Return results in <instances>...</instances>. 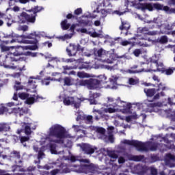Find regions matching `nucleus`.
Segmentation results:
<instances>
[{
  "mask_svg": "<svg viewBox=\"0 0 175 175\" xmlns=\"http://www.w3.org/2000/svg\"><path fill=\"white\" fill-rule=\"evenodd\" d=\"M159 17L154 18L153 20L144 21L145 24H159Z\"/></svg>",
  "mask_w": 175,
  "mask_h": 175,
  "instance_id": "nucleus-54",
  "label": "nucleus"
},
{
  "mask_svg": "<svg viewBox=\"0 0 175 175\" xmlns=\"http://www.w3.org/2000/svg\"><path fill=\"white\" fill-rule=\"evenodd\" d=\"M84 121H85L87 124H92V122H94V116L91 115H85Z\"/></svg>",
  "mask_w": 175,
  "mask_h": 175,
  "instance_id": "nucleus-55",
  "label": "nucleus"
},
{
  "mask_svg": "<svg viewBox=\"0 0 175 175\" xmlns=\"http://www.w3.org/2000/svg\"><path fill=\"white\" fill-rule=\"evenodd\" d=\"M109 106H112V109H115V112L118 110V109H122L124 111H129L132 105L131 104H127L126 103L122 101L120 98L117 99L113 104H110Z\"/></svg>",
  "mask_w": 175,
  "mask_h": 175,
  "instance_id": "nucleus-7",
  "label": "nucleus"
},
{
  "mask_svg": "<svg viewBox=\"0 0 175 175\" xmlns=\"http://www.w3.org/2000/svg\"><path fill=\"white\" fill-rule=\"evenodd\" d=\"M165 161L166 163H167V162H170V161L175 162V156L174 154L168 153L165 155Z\"/></svg>",
  "mask_w": 175,
  "mask_h": 175,
  "instance_id": "nucleus-50",
  "label": "nucleus"
},
{
  "mask_svg": "<svg viewBox=\"0 0 175 175\" xmlns=\"http://www.w3.org/2000/svg\"><path fill=\"white\" fill-rule=\"evenodd\" d=\"M135 43H136V38L133 37V38L129 39V40L122 41L120 42V44L122 46H128L130 44L131 46H135Z\"/></svg>",
  "mask_w": 175,
  "mask_h": 175,
  "instance_id": "nucleus-26",
  "label": "nucleus"
},
{
  "mask_svg": "<svg viewBox=\"0 0 175 175\" xmlns=\"http://www.w3.org/2000/svg\"><path fill=\"white\" fill-rule=\"evenodd\" d=\"M18 31H22L23 32H27L28 29H29V27L27 25H19L17 28Z\"/></svg>",
  "mask_w": 175,
  "mask_h": 175,
  "instance_id": "nucleus-59",
  "label": "nucleus"
},
{
  "mask_svg": "<svg viewBox=\"0 0 175 175\" xmlns=\"http://www.w3.org/2000/svg\"><path fill=\"white\" fill-rule=\"evenodd\" d=\"M161 96H165V92H161L160 93L156 94L152 100H148V102H154V100H158Z\"/></svg>",
  "mask_w": 175,
  "mask_h": 175,
  "instance_id": "nucleus-49",
  "label": "nucleus"
},
{
  "mask_svg": "<svg viewBox=\"0 0 175 175\" xmlns=\"http://www.w3.org/2000/svg\"><path fill=\"white\" fill-rule=\"evenodd\" d=\"M99 79H90L88 83V90H98V88H102V86H100V85L102 84V83H104V81H106L107 77H106V76L105 75H100Z\"/></svg>",
  "mask_w": 175,
  "mask_h": 175,
  "instance_id": "nucleus-5",
  "label": "nucleus"
},
{
  "mask_svg": "<svg viewBox=\"0 0 175 175\" xmlns=\"http://www.w3.org/2000/svg\"><path fill=\"white\" fill-rule=\"evenodd\" d=\"M72 129L74 130V132H81L82 133H83V135H85V131L83 130L84 127L83 125H76V124H73L72 126Z\"/></svg>",
  "mask_w": 175,
  "mask_h": 175,
  "instance_id": "nucleus-33",
  "label": "nucleus"
},
{
  "mask_svg": "<svg viewBox=\"0 0 175 175\" xmlns=\"http://www.w3.org/2000/svg\"><path fill=\"white\" fill-rule=\"evenodd\" d=\"M71 171L75 173H83L84 174H88L92 172V166L87 164H73L70 166Z\"/></svg>",
  "mask_w": 175,
  "mask_h": 175,
  "instance_id": "nucleus-4",
  "label": "nucleus"
},
{
  "mask_svg": "<svg viewBox=\"0 0 175 175\" xmlns=\"http://www.w3.org/2000/svg\"><path fill=\"white\" fill-rule=\"evenodd\" d=\"M77 76L79 77V79H88V77H91L90 74L84 72L83 71L78 72Z\"/></svg>",
  "mask_w": 175,
  "mask_h": 175,
  "instance_id": "nucleus-43",
  "label": "nucleus"
},
{
  "mask_svg": "<svg viewBox=\"0 0 175 175\" xmlns=\"http://www.w3.org/2000/svg\"><path fill=\"white\" fill-rule=\"evenodd\" d=\"M163 106L162 103L157 102V103H150L147 104V107L149 109H154V107H161Z\"/></svg>",
  "mask_w": 175,
  "mask_h": 175,
  "instance_id": "nucleus-41",
  "label": "nucleus"
},
{
  "mask_svg": "<svg viewBox=\"0 0 175 175\" xmlns=\"http://www.w3.org/2000/svg\"><path fill=\"white\" fill-rule=\"evenodd\" d=\"M33 150L36 152H38V159L39 160L42 159L43 157H44V153H43L41 150H39V147H38V146L36 145H34Z\"/></svg>",
  "mask_w": 175,
  "mask_h": 175,
  "instance_id": "nucleus-37",
  "label": "nucleus"
},
{
  "mask_svg": "<svg viewBox=\"0 0 175 175\" xmlns=\"http://www.w3.org/2000/svg\"><path fill=\"white\" fill-rule=\"evenodd\" d=\"M134 172L136 174L144 175L148 172V167L147 165H137L133 167Z\"/></svg>",
  "mask_w": 175,
  "mask_h": 175,
  "instance_id": "nucleus-15",
  "label": "nucleus"
},
{
  "mask_svg": "<svg viewBox=\"0 0 175 175\" xmlns=\"http://www.w3.org/2000/svg\"><path fill=\"white\" fill-rule=\"evenodd\" d=\"M3 20H10V18H9V17H8V15L0 12V27H2V25H3Z\"/></svg>",
  "mask_w": 175,
  "mask_h": 175,
  "instance_id": "nucleus-46",
  "label": "nucleus"
},
{
  "mask_svg": "<svg viewBox=\"0 0 175 175\" xmlns=\"http://www.w3.org/2000/svg\"><path fill=\"white\" fill-rule=\"evenodd\" d=\"M40 34L36 33V31H33L27 36L21 35V38H23V39H36V38H39Z\"/></svg>",
  "mask_w": 175,
  "mask_h": 175,
  "instance_id": "nucleus-32",
  "label": "nucleus"
},
{
  "mask_svg": "<svg viewBox=\"0 0 175 175\" xmlns=\"http://www.w3.org/2000/svg\"><path fill=\"white\" fill-rule=\"evenodd\" d=\"M133 54L135 57H139L141 54H142V49H136L133 51Z\"/></svg>",
  "mask_w": 175,
  "mask_h": 175,
  "instance_id": "nucleus-64",
  "label": "nucleus"
},
{
  "mask_svg": "<svg viewBox=\"0 0 175 175\" xmlns=\"http://www.w3.org/2000/svg\"><path fill=\"white\" fill-rule=\"evenodd\" d=\"M49 148L52 154H57V150H55V148H57L56 144H50Z\"/></svg>",
  "mask_w": 175,
  "mask_h": 175,
  "instance_id": "nucleus-63",
  "label": "nucleus"
},
{
  "mask_svg": "<svg viewBox=\"0 0 175 175\" xmlns=\"http://www.w3.org/2000/svg\"><path fill=\"white\" fill-rule=\"evenodd\" d=\"M63 73L64 75H68V72L66 70H72L73 69H77V66H63Z\"/></svg>",
  "mask_w": 175,
  "mask_h": 175,
  "instance_id": "nucleus-52",
  "label": "nucleus"
},
{
  "mask_svg": "<svg viewBox=\"0 0 175 175\" xmlns=\"http://www.w3.org/2000/svg\"><path fill=\"white\" fill-rule=\"evenodd\" d=\"M61 27L64 31H66V29H69L70 24L68 23V20L65 19L64 21H62Z\"/></svg>",
  "mask_w": 175,
  "mask_h": 175,
  "instance_id": "nucleus-48",
  "label": "nucleus"
},
{
  "mask_svg": "<svg viewBox=\"0 0 175 175\" xmlns=\"http://www.w3.org/2000/svg\"><path fill=\"white\" fill-rule=\"evenodd\" d=\"M130 28H131V24H129L128 21H122V25L119 27V29H120V31H124V29L125 31H129Z\"/></svg>",
  "mask_w": 175,
  "mask_h": 175,
  "instance_id": "nucleus-34",
  "label": "nucleus"
},
{
  "mask_svg": "<svg viewBox=\"0 0 175 175\" xmlns=\"http://www.w3.org/2000/svg\"><path fill=\"white\" fill-rule=\"evenodd\" d=\"M130 159L134 162H142L144 159V157L143 155L131 156Z\"/></svg>",
  "mask_w": 175,
  "mask_h": 175,
  "instance_id": "nucleus-44",
  "label": "nucleus"
},
{
  "mask_svg": "<svg viewBox=\"0 0 175 175\" xmlns=\"http://www.w3.org/2000/svg\"><path fill=\"white\" fill-rule=\"evenodd\" d=\"M85 100V98L83 97L77 98V97H73V100L71 103V105H73L75 109H79L80 106H81V102H84Z\"/></svg>",
  "mask_w": 175,
  "mask_h": 175,
  "instance_id": "nucleus-19",
  "label": "nucleus"
},
{
  "mask_svg": "<svg viewBox=\"0 0 175 175\" xmlns=\"http://www.w3.org/2000/svg\"><path fill=\"white\" fill-rule=\"evenodd\" d=\"M148 170H150L151 175H158V170L155 167H148Z\"/></svg>",
  "mask_w": 175,
  "mask_h": 175,
  "instance_id": "nucleus-61",
  "label": "nucleus"
},
{
  "mask_svg": "<svg viewBox=\"0 0 175 175\" xmlns=\"http://www.w3.org/2000/svg\"><path fill=\"white\" fill-rule=\"evenodd\" d=\"M96 132L97 133V136L98 139H102L103 140H105L106 139V130L102 127H98L96 129Z\"/></svg>",
  "mask_w": 175,
  "mask_h": 175,
  "instance_id": "nucleus-21",
  "label": "nucleus"
},
{
  "mask_svg": "<svg viewBox=\"0 0 175 175\" xmlns=\"http://www.w3.org/2000/svg\"><path fill=\"white\" fill-rule=\"evenodd\" d=\"M137 68H138V66L134 65L127 70V72L130 73V75H136L137 73H142V72H151V70H146L144 68H142V70H137Z\"/></svg>",
  "mask_w": 175,
  "mask_h": 175,
  "instance_id": "nucleus-18",
  "label": "nucleus"
},
{
  "mask_svg": "<svg viewBox=\"0 0 175 175\" xmlns=\"http://www.w3.org/2000/svg\"><path fill=\"white\" fill-rule=\"evenodd\" d=\"M27 85H28L29 88H30L31 90H36V87H38V85H36V82L35 81H33V79H31V77H29Z\"/></svg>",
  "mask_w": 175,
  "mask_h": 175,
  "instance_id": "nucleus-40",
  "label": "nucleus"
},
{
  "mask_svg": "<svg viewBox=\"0 0 175 175\" xmlns=\"http://www.w3.org/2000/svg\"><path fill=\"white\" fill-rule=\"evenodd\" d=\"M155 25H152L151 27H138L137 32V33H142V35H148L149 36H154V35H158V31H150V29H154Z\"/></svg>",
  "mask_w": 175,
  "mask_h": 175,
  "instance_id": "nucleus-10",
  "label": "nucleus"
},
{
  "mask_svg": "<svg viewBox=\"0 0 175 175\" xmlns=\"http://www.w3.org/2000/svg\"><path fill=\"white\" fill-rule=\"evenodd\" d=\"M108 157L111 158L109 163L112 165V170H118L120 167L118 165L113 163V162H116V161L118 159V154L114 151H109L108 152Z\"/></svg>",
  "mask_w": 175,
  "mask_h": 175,
  "instance_id": "nucleus-13",
  "label": "nucleus"
},
{
  "mask_svg": "<svg viewBox=\"0 0 175 175\" xmlns=\"http://www.w3.org/2000/svg\"><path fill=\"white\" fill-rule=\"evenodd\" d=\"M174 67H170L168 68H165L163 73L166 75V76H170L172 73H174Z\"/></svg>",
  "mask_w": 175,
  "mask_h": 175,
  "instance_id": "nucleus-45",
  "label": "nucleus"
},
{
  "mask_svg": "<svg viewBox=\"0 0 175 175\" xmlns=\"http://www.w3.org/2000/svg\"><path fill=\"white\" fill-rule=\"evenodd\" d=\"M24 55V53L16 50L13 53H8L5 60H0V66H4L6 69H13V64L12 62H18V61H25V57H21Z\"/></svg>",
  "mask_w": 175,
  "mask_h": 175,
  "instance_id": "nucleus-3",
  "label": "nucleus"
},
{
  "mask_svg": "<svg viewBox=\"0 0 175 175\" xmlns=\"http://www.w3.org/2000/svg\"><path fill=\"white\" fill-rule=\"evenodd\" d=\"M99 109H95V107L92 109V114L94 116V120L96 121H99Z\"/></svg>",
  "mask_w": 175,
  "mask_h": 175,
  "instance_id": "nucleus-56",
  "label": "nucleus"
},
{
  "mask_svg": "<svg viewBox=\"0 0 175 175\" xmlns=\"http://www.w3.org/2000/svg\"><path fill=\"white\" fill-rule=\"evenodd\" d=\"M70 137L69 134L66 133V129L61 124L52 125L48 135L46 137V140L50 143H56L57 144H64V139Z\"/></svg>",
  "mask_w": 175,
  "mask_h": 175,
  "instance_id": "nucleus-2",
  "label": "nucleus"
},
{
  "mask_svg": "<svg viewBox=\"0 0 175 175\" xmlns=\"http://www.w3.org/2000/svg\"><path fill=\"white\" fill-rule=\"evenodd\" d=\"M30 44H33V45H29V50H38V49H39V47L38 46L39 44V42L38 41V40L35 39L33 41L30 40L29 41Z\"/></svg>",
  "mask_w": 175,
  "mask_h": 175,
  "instance_id": "nucleus-30",
  "label": "nucleus"
},
{
  "mask_svg": "<svg viewBox=\"0 0 175 175\" xmlns=\"http://www.w3.org/2000/svg\"><path fill=\"white\" fill-rule=\"evenodd\" d=\"M113 53H110V52L108 51V55H107V57H109V58L103 59L102 62H105V64H113L114 61H117L118 58H124V55L118 56V55L114 53V49L112 50Z\"/></svg>",
  "mask_w": 175,
  "mask_h": 175,
  "instance_id": "nucleus-11",
  "label": "nucleus"
},
{
  "mask_svg": "<svg viewBox=\"0 0 175 175\" xmlns=\"http://www.w3.org/2000/svg\"><path fill=\"white\" fill-rule=\"evenodd\" d=\"M107 113H116V109L112 107H108L101 108L100 109H98L99 120H102L103 121H107V120L110 118V116H109Z\"/></svg>",
  "mask_w": 175,
  "mask_h": 175,
  "instance_id": "nucleus-8",
  "label": "nucleus"
},
{
  "mask_svg": "<svg viewBox=\"0 0 175 175\" xmlns=\"http://www.w3.org/2000/svg\"><path fill=\"white\" fill-rule=\"evenodd\" d=\"M154 8L157 10H164V12H165V13H166L165 8H167V5L165 6V5L159 4V3H154Z\"/></svg>",
  "mask_w": 175,
  "mask_h": 175,
  "instance_id": "nucleus-51",
  "label": "nucleus"
},
{
  "mask_svg": "<svg viewBox=\"0 0 175 175\" xmlns=\"http://www.w3.org/2000/svg\"><path fill=\"white\" fill-rule=\"evenodd\" d=\"M55 80V81H59V83L64 81V85H66L67 87H70V85H73L75 84V79L72 77H65L64 79L59 78Z\"/></svg>",
  "mask_w": 175,
  "mask_h": 175,
  "instance_id": "nucleus-16",
  "label": "nucleus"
},
{
  "mask_svg": "<svg viewBox=\"0 0 175 175\" xmlns=\"http://www.w3.org/2000/svg\"><path fill=\"white\" fill-rule=\"evenodd\" d=\"M167 42H169V39L167 36H162L153 40V43H160V44H166Z\"/></svg>",
  "mask_w": 175,
  "mask_h": 175,
  "instance_id": "nucleus-25",
  "label": "nucleus"
},
{
  "mask_svg": "<svg viewBox=\"0 0 175 175\" xmlns=\"http://www.w3.org/2000/svg\"><path fill=\"white\" fill-rule=\"evenodd\" d=\"M154 10V4L152 3H144L142 4V10H149L152 12Z\"/></svg>",
  "mask_w": 175,
  "mask_h": 175,
  "instance_id": "nucleus-36",
  "label": "nucleus"
},
{
  "mask_svg": "<svg viewBox=\"0 0 175 175\" xmlns=\"http://www.w3.org/2000/svg\"><path fill=\"white\" fill-rule=\"evenodd\" d=\"M11 158H14L15 159H18V161H15V163H23V161L21 159V155L20 154V152L16 150H13L11 152Z\"/></svg>",
  "mask_w": 175,
  "mask_h": 175,
  "instance_id": "nucleus-24",
  "label": "nucleus"
},
{
  "mask_svg": "<svg viewBox=\"0 0 175 175\" xmlns=\"http://www.w3.org/2000/svg\"><path fill=\"white\" fill-rule=\"evenodd\" d=\"M157 142H164L167 144H161L158 143H152V142H146L143 143L142 142H139L137 140H129V139H123L121 141L122 144H126L127 146H133L135 147L137 151L140 152H147L150 150V151H157V150H159V151L163 152L166 151V150H174L175 146L173 141L169 140V139L166 137H157Z\"/></svg>",
  "mask_w": 175,
  "mask_h": 175,
  "instance_id": "nucleus-1",
  "label": "nucleus"
},
{
  "mask_svg": "<svg viewBox=\"0 0 175 175\" xmlns=\"http://www.w3.org/2000/svg\"><path fill=\"white\" fill-rule=\"evenodd\" d=\"M111 11V10H106V9H101L100 11H97V13H100V20H102V18L103 19V21H105V18H106V17H107V14H109V13H110V12Z\"/></svg>",
  "mask_w": 175,
  "mask_h": 175,
  "instance_id": "nucleus-28",
  "label": "nucleus"
},
{
  "mask_svg": "<svg viewBox=\"0 0 175 175\" xmlns=\"http://www.w3.org/2000/svg\"><path fill=\"white\" fill-rule=\"evenodd\" d=\"M4 38H5V39H12V40L10 41H4V43L5 44H9V43H14L16 42V39H14V38H21V36H19L18 34H16L14 33V32H12L10 34H6Z\"/></svg>",
  "mask_w": 175,
  "mask_h": 175,
  "instance_id": "nucleus-17",
  "label": "nucleus"
},
{
  "mask_svg": "<svg viewBox=\"0 0 175 175\" xmlns=\"http://www.w3.org/2000/svg\"><path fill=\"white\" fill-rule=\"evenodd\" d=\"M18 96L20 98V99H22L23 100H25L27 99H28L29 94L28 93H18Z\"/></svg>",
  "mask_w": 175,
  "mask_h": 175,
  "instance_id": "nucleus-58",
  "label": "nucleus"
},
{
  "mask_svg": "<svg viewBox=\"0 0 175 175\" xmlns=\"http://www.w3.org/2000/svg\"><path fill=\"white\" fill-rule=\"evenodd\" d=\"M77 146L81 147L82 151H83L85 154H94L95 151L98 150L96 147L92 146L88 144H77Z\"/></svg>",
  "mask_w": 175,
  "mask_h": 175,
  "instance_id": "nucleus-12",
  "label": "nucleus"
},
{
  "mask_svg": "<svg viewBox=\"0 0 175 175\" xmlns=\"http://www.w3.org/2000/svg\"><path fill=\"white\" fill-rule=\"evenodd\" d=\"M29 113V109L28 108H19V117H22V116H25V114H28Z\"/></svg>",
  "mask_w": 175,
  "mask_h": 175,
  "instance_id": "nucleus-53",
  "label": "nucleus"
},
{
  "mask_svg": "<svg viewBox=\"0 0 175 175\" xmlns=\"http://www.w3.org/2000/svg\"><path fill=\"white\" fill-rule=\"evenodd\" d=\"M39 99H43V97L37 96L36 99L35 95H33V96L27 97V98H26V100L25 101V103L27 105H33V103H35V102H38V100H39Z\"/></svg>",
  "mask_w": 175,
  "mask_h": 175,
  "instance_id": "nucleus-23",
  "label": "nucleus"
},
{
  "mask_svg": "<svg viewBox=\"0 0 175 175\" xmlns=\"http://www.w3.org/2000/svg\"><path fill=\"white\" fill-rule=\"evenodd\" d=\"M30 135H27V136H21L19 137L20 142L22 144H24L25 142H28L30 139Z\"/></svg>",
  "mask_w": 175,
  "mask_h": 175,
  "instance_id": "nucleus-60",
  "label": "nucleus"
},
{
  "mask_svg": "<svg viewBox=\"0 0 175 175\" xmlns=\"http://www.w3.org/2000/svg\"><path fill=\"white\" fill-rule=\"evenodd\" d=\"M36 21V16L33 14H28L26 13V23L35 24Z\"/></svg>",
  "mask_w": 175,
  "mask_h": 175,
  "instance_id": "nucleus-29",
  "label": "nucleus"
},
{
  "mask_svg": "<svg viewBox=\"0 0 175 175\" xmlns=\"http://www.w3.org/2000/svg\"><path fill=\"white\" fill-rule=\"evenodd\" d=\"M72 100H73V97H72V96H67V97H65L63 99V103L66 106H70V105H72Z\"/></svg>",
  "mask_w": 175,
  "mask_h": 175,
  "instance_id": "nucleus-42",
  "label": "nucleus"
},
{
  "mask_svg": "<svg viewBox=\"0 0 175 175\" xmlns=\"http://www.w3.org/2000/svg\"><path fill=\"white\" fill-rule=\"evenodd\" d=\"M152 65H155L157 67V70H153L154 72H161V73H163V71L165 70V68H163V63H158V61L157 60H152L151 62Z\"/></svg>",
  "mask_w": 175,
  "mask_h": 175,
  "instance_id": "nucleus-22",
  "label": "nucleus"
},
{
  "mask_svg": "<svg viewBox=\"0 0 175 175\" xmlns=\"http://www.w3.org/2000/svg\"><path fill=\"white\" fill-rule=\"evenodd\" d=\"M12 172H13L14 173V172H27V170L23 168L21 165H12Z\"/></svg>",
  "mask_w": 175,
  "mask_h": 175,
  "instance_id": "nucleus-39",
  "label": "nucleus"
},
{
  "mask_svg": "<svg viewBox=\"0 0 175 175\" xmlns=\"http://www.w3.org/2000/svg\"><path fill=\"white\" fill-rule=\"evenodd\" d=\"M129 84H130V85H135V84H139L138 78H130L129 79Z\"/></svg>",
  "mask_w": 175,
  "mask_h": 175,
  "instance_id": "nucleus-57",
  "label": "nucleus"
},
{
  "mask_svg": "<svg viewBox=\"0 0 175 175\" xmlns=\"http://www.w3.org/2000/svg\"><path fill=\"white\" fill-rule=\"evenodd\" d=\"M66 51L68 57H76L77 51H84V48L81 47L80 44L76 45L75 44L70 43Z\"/></svg>",
  "mask_w": 175,
  "mask_h": 175,
  "instance_id": "nucleus-6",
  "label": "nucleus"
},
{
  "mask_svg": "<svg viewBox=\"0 0 175 175\" xmlns=\"http://www.w3.org/2000/svg\"><path fill=\"white\" fill-rule=\"evenodd\" d=\"M10 124L8 123H0V132H9Z\"/></svg>",
  "mask_w": 175,
  "mask_h": 175,
  "instance_id": "nucleus-35",
  "label": "nucleus"
},
{
  "mask_svg": "<svg viewBox=\"0 0 175 175\" xmlns=\"http://www.w3.org/2000/svg\"><path fill=\"white\" fill-rule=\"evenodd\" d=\"M21 126L26 136H31V135H32V131H35L38 126L35 123H27L23 122H21Z\"/></svg>",
  "mask_w": 175,
  "mask_h": 175,
  "instance_id": "nucleus-9",
  "label": "nucleus"
},
{
  "mask_svg": "<svg viewBox=\"0 0 175 175\" xmlns=\"http://www.w3.org/2000/svg\"><path fill=\"white\" fill-rule=\"evenodd\" d=\"M2 1H7L9 8H12L13 6H14L16 5V3H17V2H18V0H1Z\"/></svg>",
  "mask_w": 175,
  "mask_h": 175,
  "instance_id": "nucleus-62",
  "label": "nucleus"
},
{
  "mask_svg": "<svg viewBox=\"0 0 175 175\" xmlns=\"http://www.w3.org/2000/svg\"><path fill=\"white\" fill-rule=\"evenodd\" d=\"M42 10H43V7L36 6L33 8L29 10L28 12H33V14L36 17L38 13Z\"/></svg>",
  "mask_w": 175,
  "mask_h": 175,
  "instance_id": "nucleus-38",
  "label": "nucleus"
},
{
  "mask_svg": "<svg viewBox=\"0 0 175 175\" xmlns=\"http://www.w3.org/2000/svg\"><path fill=\"white\" fill-rule=\"evenodd\" d=\"M18 23L25 24L27 23V12H23L19 16H18Z\"/></svg>",
  "mask_w": 175,
  "mask_h": 175,
  "instance_id": "nucleus-27",
  "label": "nucleus"
},
{
  "mask_svg": "<svg viewBox=\"0 0 175 175\" xmlns=\"http://www.w3.org/2000/svg\"><path fill=\"white\" fill-rule=\"evenodd\" d=\"M93 53L96 57L100 58V61H102V59H105L106 57H107V55H109V51H106L102 48L100 49L94 48Z\"/></svg>",
  "mask_w": 175,
  "mask_h": 175,
  "instance_id": "nucleus-14",
  "label": "nucleus"
},
{
  "mask_svg": "<svg viewBox=\"0 0 175 175\" xmlns=\"http://www.w3.org/2000/svg\"><path fill=\"white\" fill-rule=\"evenodd\" d=\"M157 89L155 88H145L144 92H145L148 98H154L157 94Z\"/></svg>",
  "mask_w": 175,
  "mask_h": 175,
  "instance_id": "nucleus-20",
  "label": "nucleus"
},
{
  "mask_svg": "<svg viewBox=\"0 0 175 175\" xmlns=\"http://www.w3.org/2000/svg\"><path fill=\"white\" fill-rule=\"evenodd\" d=\"M89 79H81L75 83L76 87H87L88 88Z\"/></svg>",
  "mask_w": 175,
  "mask_h": 175,
  "instance_id": "nucleus-31",
  "label": "nucleus"
},
{
  "mask_svg": "<svg viewBox=\"0 0 175 175\" xmlns=\"http://www.w3.org/2000/svg\"><path fill=\"white\" fill-rule=\"evenodd\" d=\"M50 80L51 81H55V79H51V77H47L41 81L42 85H50Z\"/></svg>",
  "mask_w": 175,
  "mask_h": 175,
  "instance_id": "nucleus-47",
  "label": "nucleus"
}]
</instances>
